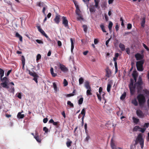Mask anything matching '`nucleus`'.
<instances>
[{"mask_svg":"<svg viewBox=\"0 0 149 149\" xmlns=\"http://www.w3.org/2000/svg\"><path fill=\"white\" fill-rule=\"evenodd\" d=\"M22 64H25V59L24 58V56H22Z\"/></svg>","mask_w":149,"mask_h":149,"instance_id":"nucleus-50","label":"nucleus"},{"mask_svg":"<svg viewBox=\"0 0 149 149\" xmlns=\"http://www.w3.org/2000/svg\"><path fill=\"white\" fill-rule=\"evenodd\" d=\"M113 26V23L112 22L110 21L109 22V25H108V28L109 30V31H111V30Z\"/></svg>","mask_w":149,"mask_h":149,"instance_id":"nucleus-35","label":"nucleus"},{"mask_svg":"<svg viewBox=\"0 0 149 149\" xmlns=\"http://www.w3.org/2000/svg\"><path fill=\"white\" fill-rule=\"evenodd\" d=\"M84 86L87 89H90V88H91L89 82L88 81L85 82Z\"/></svg>","mask_w":149,"mask_h":149,"instance_id":"nucleus-20","label":"nucleus"},{"mask_svg":"<svg viewBox=\"0 0 149 149\" xmlns=\"http://www.w3.org/2000/svg\"><path fill=\"white\" fill-rule=\"evenodd\" d=\"M132 75L133 77H137L138 76V74L136 72H133L132 74Z\"/></svg>","mask_w":149,"mask_h":149,"instance_id":"nucleus-47","label":"nucleus"},{"mask_svg":"<svg viewBox=\"0 0 149 149\" xmlns=\"http://www.w3.org/2000/svg\"><path fill=\"white\" fill-rule=\"evenodd\" d=\"M27 70L29 72V74L31 76H33L34 77L33 78V80H34L36 83H38V79L39 77L38 75L34 72H32L30 70Z\"/></svg>","mask_w":149,"mask_h":149,"instance_id":"nucleus-6","label":"nucleus"},{"mask_svg":"<svg viewBox=\"0 0 149 149\" xmlns=\"http://www.w3.org/2000/svg\"><path fill=\"white\" fill-rule=\"evenodd\" d=\"M85 109H86L85 108H83L82 109V110L80 114L82 115L83 116L82 118H84V117L85 116V113H86Z\"/></svg>","mask_w":149,"mask_h":149,"instance_id":"nucleus-25","label":"nucleus"},{"mask_svg":"<svg viewBox=\"0 0 149 149\" xmlns=\"http://www.w3.org/2000/svg\"><path fill=\"white\" fill-rule=\"evenodd\" d=\"M89 10L91 13L94 12L95 11L94 7L92 6H90L89 7Z\"/></svg>","mask_w":149,"mask_h":149,"instance_id":"nucleus-36","label":"nucleus"},{"mask_svg":"<svg viewBox=\"0 0 149 149\" xmlns=\"http://www.w3.org/2000/svg\"><path fill=\"white\" fill-rule=\"evenodd\" d=\"M1 81L2 82L5 81H8V79L6 77H4L3 78L0 77Z\"/></svg>","mask_w":149,"mask_h":149,"instance_id":"nucleus-37","label":"nucleus"},{"mask_svg":"<svg viewBox=\"0 0 149 149\" xmlns=\"http://www.w3.org/2000/svg\"><path fill=\"white\" fill-rule=\"evenodd\" d=\"M100 28H101L102 30L103 31V32H106L107 31L105 30V29L104 28V26L103 24H101L100 25Z\"/></svg>","mask_w":149,"mask_h":149,"instance_id":"nucleus-30","label":"nucleus"},{"mask_svg":"<svg viewBox=\"0 0 149 149\" xmlns=\"http://www.w3.org/2000/svg\"><path fill=\"white\" fill-rule=\"evenodd\" d=\"M83 101V98L81 97L78 100V104H81Z\"/></svg>","mask_w":149,"mask_h":149,"instance_id":"nucleus-41","label":"nucleus"},{"mask_svg":"<svg viewBox=\"0 0 149 149\" xmlns=\"http://www.w3.org/2000/svg\"><path fill=\"white\" fill-rule=\"evenodd\" d=\"M143 46L146 49L147 51H149V48L145 44L143 43Z\"/></svg>","mask_w":149,"mask_h":149,"instance_id":"nucleus-52","label":"nucleus"},{"mask_svg":"<svg viewBox=\"0 0 149 149\" xmlns=\"http://www.w3.org/2000/svg\"><path fill=\"white\" fill-rule=\"evenodd\" d=\"M137 99L138 100L139 106L141 107H143L146 102L144 96L142 94H139L137 96Z\"/></svg>","mask_w":149,"mask_h":149,"instance_id":"nucleus-3","label":"nucleus"},{"mask_svg":"<svg viewBox=\"0 0 149 149\" xmlns=\"http://www.w3.org/2000/svg\"><path fill=\"white\" fill-rule=\"evenodd\" d=\"M50 70L51 73L53 77H55L57 76V74L54 73V69L52 67L51 68Z\"/></svg>","mask_w":149,"mask_h":149,"instance_id":"nucleus-19","label":"nucleus"},{"mask_svg":"<svg viewBox=\"0 0 149 149\" xmlns=\"http://www.w3.org/2000/svg\"><path fill=\"white\" fill-rule=\"evenodd\" d=\"M132 27V24H128L127 25V28L128 29H130Z\"/></svg>","mask_w":149,"mask_h":149,"instance_id":"nucleus-56","label":"nucleus"},{"mask_svg":"<svg viewBox=\"0 0 149 149\" xmlns=\"http://www.w3.org/2000/svg\"><path fill=\"white\" fill-rule=\"evenodd\" d=\"M137 141H139L141 146V148H143L144 146V140L142 138V135L141 134H139L136 140L135 141V143L134 146L137 145L138 143Z\"/></svg>","mask_w":149,"mask_h":149,"instance_id":"nucleus-4","label":"nucleus"},{"mask_svg":"<svg viewBox=\"0 0 149 149\" xmlns=\"http://www.w3.org/2000/svg\"><path fill=\"white\" fill-rule=\"evenodd\" d=\"M115 146V143L113 140V138H112L111 139V146L112 147Z\"/></svg>","mask_w":149,"mask_h":149,"instance_id":"nucleus-44","label":"nucleus"},{"mask_svg":"<svg viewBox=\"0 0 149 149\" xmlns=\"http://www.w3.org/2000/svg\"><path fill=\"white\" fill-rule=\"evenodd\" d=\"M67 104L68 105H69L71 107H74V105L70 101H68V102Z\"/></svg>","mask_w":149,"mask_h":149,"instance_id":"nucleus-43","label":"nucleus"},{"mask_svg":"<svg viewBox=\"0 0 149 149\" xmlns=\"http://www.w3.org/2000/svg\"><path fill=\"white\" fill-rule=\"evenodd\" d=\"M91 88L90 89H87L86 91V95H92Z\"/></svg>","mask_w":149,"mask_h":149,"instance_id":"nucleus-32","label":"nucleus"},{"mask_svg":"<svg viewBox=\"0 0 149 149\" xmlns=\"http://www.w3.org/2000/svg\"><path fill=\"white\" fill-rule=\"evenodd\" d=\"M16 37L19 38L20 41L22 42V37L17 32L15 34Z\"/></svg>","mask_w":149,"mask_h":149,"instance_id":"nucleus-18","label":"nucleus"},{"mask_svg":"<svg viewBox=\"0 0 149 149\" xmlns=\"http://www.w3.org/2000/svg\"><path fill=\"white\" fill-rule=\"evenodd\" d=\"M140 128L138 126H136L134 128L133 130L134 131H136L138 129H139Z\"/></svg>","mask_w":149,"mask_h":149,"instance_id":"nucleus-49","label":"nucleus"},{"mask_svg":"<svg viewBox=\"0 0 149 149\" xmlns=\"http://www.w3.org/2000/svg\"><path fill=\"white\" fill-rule=\"evenodd\" d=\"M61 16L58 14L56 15L54 19V21L57 24H59L60 21Z\"/></svg>","mask_w":149,"mask_h":149,"instance_id":"nucleus-12","label":"nucleus"},{"mask_svg":"<svg viewBox=\"0 0 149 149\" xmlns=\"http://www.w3.org/2000/svg\"><path fill=\"white\" fill-rule=\"evenodd\" d=\"M102 87H100L99 90V93H97L96 94L98 97V98L100 101H101V95L102 93Z\"/></svg>","mask_w":149,"mask_h":149,"instance_id":"nucleus-8","label":"nucleus"},{"mask_svg":"<svg viewBox=\"0 0 149 149\" xmlns=\"http://www.w3.org/2000/svg\"><path fill=\"white\" fill-rule=\"evenodd\" d=\"M132 119L133 120L134 123L136 124H137L138 123L139 121V119L136 118L134 117H133Z\"/></svg>","mask_w":149,"mask_h":149,"instance_id":"nucleus-29","label":"nucleus"},{"mask_svg":"<svg viewBox=\"0 0 149 149\" xmlns=\"http://www.w3.org/2000/svg\"><path fill=\"white\" fill-rule=\"evenodd\" d=\"M36 42L38 44H43V42L40 40L37 39L36 40Z\"/></svg>","mask_w":149,"mask_h":149,"instance_id":"nucleus-48","label":"nucleus"},{"mask_svg":"<svg viewBox=\"0 0 149 149\" xmlns=\"http://www.w3.org/2000/svg\"><path fill=\"white\" fill-rule=\"evenodd\" d=\"M116 72L118 70V66L117 62H114Z\"/></svg>","mask_w":149,"mask_h":149,"instance_id":"nucleus-51","label":"nucleus"},{"mask_svg":"<svg viewBox=\"0 0 149 149\" xmlns=\"http://www.w3.org/2000/svg\"><path fill=\"white\" fill-rule=\"evenodd\" d=\"M106 76L108 78L109 77L111 74V71L109 69V68H107L106 69Z\"/></svg>","mask_w":149,"mask_h":149,"instance_id":"nucleus-13","label":"nucleus"},{"mask_svg":"<svg viewBox=\"0 0 149 149\" xmlns=\"http://www.w3.org/2000/svg\"><path fill=\"white\" fill-rule=\"evenodd\" d=\"M149 126V123H145L144 125V126H145L146 128H148V127Z\"/></svg>","mask_w":149,"mask_h":149,"instance_id":"nucleus-61","label":"nucleus"},{"mask_svg":"<svg viewBox=\"0 0 149 149\" xmlns=\"http://www.w3.org/2000/svg\"><path fill=\"white\" fill-rule=\"evenodd\" d=\"M41 56L40 54H38L36 56V61H38L41 59Z\"/></svg>","mask_w":149,"mask_h":149,"instance_id":"nucleus-42","label":"nucleus"},{"mask_svg":"<svg viewBox=\"0 0 149 149\" xmlns=\"http://www.w3.org/2000/svg\"><path fill=\"white\" fill-rule=\"evenodd\" d=\"M73 2L76 8V13L78 16L77 17L78 20H83L84 18L83 16L81 13V11L79 9V6L77 2L75 0H73Z\"/></svg>","mask_w":149,"mask_h":149,"instance_id":"nucleus-2","label":"nucleus"},{"mask_svg":"<svg viewBox=\"0 0 149 149\" xmlns=\"http://www.w3.org/2000/svg\"><path fill=\"white\" fill-rule=\"evenodd\" d=\"M135 57L137 60H140L142 58V56L139 53H137L135 55Z\"/></svg>","mask_w":149,"mask_h":149,"instance_id":"nucleus-15","label":"nucleus"},{"mask_svg":"<svg viewBox=\"0 0 149 149\" xmlns=\"http://www.w3.org/2000/svg\"><path fill=\"white\" fill-rule=\"evenodd\" d=\"M58 45L59 46H61L62 45L61 42L60 40H58L57 42Z\"/></svg>","mask_w":149,"mask_h":149,"instance_id":"nucleus-60","label":"nucleus"},{"mask_svg":"<svg viewBox=\"0 0 149 149\" xmlns=\"http://www.w3.org/2000/svg\"><path fill=\"white\" fill-rule=\"evenodd\" d=\"M111 87V85L110 83H109L107 84V91L108 92H109L110 91V89Z\"/></svg>","mask_w":149,"mask_h":149,"instance_id":"nucleus-28","label":"nucleus"},{"mask_svg":"<svg viewBox=\"0 0 149 149\" xmlns=\"http://www.w3.org/2000/svg\"><path fill=\"white\" fill-rule=\"evenodd\" d=\"M140 129H141L140 131L142 133L144 132L146 129V128H140Z\"/></svg>","mask_w":149,"mask_h":149,"instance_id":"nucleus-57","label":"nucleus"},{"mask_svg":"<svg viewBox=\"0 0 149 149\" xmlns=\"http://www.w3.org/2000/svg\"><path fill=\"white\" fill-rule=\"evenodd\" d=\"M8 81H3L1 84V85L3 88L7 89L9 88V87L8 85Z\"/></svg>","mask_w":149,"mask_h":149,"instance_id":"nucleus-11","label":"nucleus"},{"mask_svg":"<svg viewBox=\"0 0 149 149\" xmlns=\"http://www.w3.org/2000/svg\"><path fill=\"white\" fill-rule=\"evenodd\" d=\"M53 87L55 92H57L58 90V89L56 84L55 82H54L53 83Z\"/></svg>","mask_w":149,"mask_h":149,"instance_id":"nucleus-24","label":"nucleus"},{"mask_svg":"<svg viewBox=\"0 0 149 149\" xmlns=\"http://www.w3.org/2000/svg\"><path fill=\"white\" fill-rule=\"evenodd\" d=\"M17 97L21 99L22 98V95L20 93H19L17 95Z\"/></svg>","mask_w":149,"mask_h":149,"instance_id":"nucleus-63","label":"nucleus"},{"mask_svg":"<svg viewBox=\"0 0 149 149\" xmlns=\"http://www.w3.org/2000/svg\"><path fill=\"white\" fill-rule=\"evenodd\" d=\"M43 130L45 132V133H47L48 131V129L46 127H43Z\"/></svg>","mask_w":149,"mask_h":149,"instance_id":"nucleus-53","label":"nucleus"},{"mask_svg":"<svg viewBox=\"0 0 149 149\" xmlns=\"http://www.w3.org/2000/svg\"><path fill=\"white\" fill-rule=\"evenodd\" d=\"M95 3V6L96 8H97L98 6L99 3L100 2V0H94Z\"/></svg>","mask_w":149,"mask_h":149,"instance_id":"nucleus-33","label":"nucleus"},{"mask_svg":"<svg viewBox=\"0 0 149 149\" xmlns=\"http://www.w3.org/2000/svg\"><path fill=\"white\" fill-rule=\"evenodd\" d=\"M4 71L1 68H0V77H2L4 76Z\"/></svg>","mask_w":149,"mask_h":149,"instance_id":"nucleus-31","label":"nucleus"},{"mask_svg":"<svg viewBox=\"0 0 149 149\" xmlns=\"http://www.w3.org/2000/svg\"><path fill=\"white\" fill-rule=\"evenodd\" d=\"M70 40L71 42V52H72L74 48V40H73V39L72 38H70Z\"/></svg>","mask_w":149,"mask_h":149,"instance_id":"nucleus-16","label":"nucleus"},{"mask_svg":"<svg viewBox=\"0 0 149 149\" xmlns=\"http://www.w3.org/2000/svg\"><path fill=\"white\" fill-rule=\"evenodd\" d=\"M67 140L68 141L66 143V144L68 147H69L71 146V144L72 142L71 141H70V139H67Z\"/></svg>","mask_w":149,"mask_h":149,"instance_id":"nucleus-21","label":"nucleus"},{"mask_svg":"<svg viewBox=\"0 0 149 149\" xmlns=\"http://www.w3.org/2000/svg\"><path fill=\"white\" fill-rule=\"evenodd\" d=\"M132 103L135 106H137L138 105V102L136 99L132 100Z\"/></svg>","mask_w":149,"mask_h":149,"instance_id":"nucleus-23","label":"nucleus"},{"mask_svg":"<svg viewBox=\"0 0 149 149\" xmlns=\"http://www.w3.org/2000/svg\"><path fill=\"white\" fill-rule=\"evenodd\" d=\"M37 28L38 29V31L42 34L43 36H44L46 34L45 31L42 29L40 26H36Z\"/></svg>","mask_w":149,"mask_h":149,"instance_id":"nucleus-14","label":"nucleus"},{"mask_svg":"<svg viewBox=\"0 0 149 149\" xmlns=\"http://www.w3.org/2000/svg\"><path fill=\"white\" fill-rule=\"evenodd\" d=\"M111 37L106 42V45L107 46V47H108V44L109 42V41H110V40H111Z\"/></svg>","mask_w":149,"mask_h":149,"instance_id":"nucleus-54","label":"nucleus"},{"mask_svg":"<svg viewBox=\"0 0 149 149\" xmlns=\"http://www.w3.org/2000/svg\"><path fill=\"white\" fill-rule=\"evenodd\" d=\"M59 68L61 70L64 72H66L68 71V69L65 66L62 64H60Z\"/></svg>","mask_w":149,"mask_h":149,"instance_id":"nucleus-9","label":"nucleus"},{"mask_svg":"<svg viewBox=\"0 0 149 149\" xmlns=\"http://www.w3.org/2000/svg\"><path fill=\"white\" fill-rule=\"evenodd\" d=\"M87 125L86 123H85L84 125V128L85 130V132L86 134H88V130L87 129Z\"/></svg>","mask_w":149,"mask_h":149,"instance_id":"nucleus-46","label":"nucleus"},{"mask_svg":"<svg viewBox=\"0 0 149 149\" xmlns=\"http://www.w3.org/2000/svg\"><path fill=\"white\" fill-rule=\"evenodd\" d=\"M119 47L122 51H124L125 50V46L124 44L120 43L119 45Z\"/></svg>","mask_w":149,"mask_h":149,"instance_id":"nucleus-22","label":"nucleus"},{"mask_svg":"<svg viewBox=\"0 0 149 149\" xmlns=\"http://www.w3.org/2000/svg\"><path fill=\"white\" fill-rule=\"evenodd\" d=\"M126 95V93L124 92L120 97V99L121 100H123L125 98Z\"/></svg>","mask_w":149,"mask_h":149,"instance_id":"nucleus-27","label":"nucleus"},{"mask_svg":"<svg viewBox=\"0 0 149 149\" xmlns=\"http://www.w3.org/2000/svg\"><path fill=\"white\" fill-rule=\"evenodd\" d=\"M84 81V79L82 77H80L79 79V85H81L83 83Z\"/></svg>","mask_w":149,"mask_h":149,"instance_id":"nucleus-38","label":"nucleus"},{"mask_svg":"<svg viewBox=\"0 0 149 149\" xmlns=\"http://www.w3.org/2000/svg\"><path fill=\"white\" fill-rule=\"evenodd\" d=\"M64 86H66L68 85V82L65 79H64L63 81Z\"/></svg>","mask_w":149,"mask_h":149,"instance_id":"nucleus-45","label":"nucleus"},{"mask_svg":"<svg viewBox=\"0 0 149 149\" xmlns=\"http://www.w3.org/2000/svg\"><path fill=\"white\" fill-rule=\"evenodd\" d=\"M87 134V135L86 138L85 140L87 141H88V140L90 139V137L88 135V133Z\"/></svg>","mask_w":149,"mask_h":149,"instance_id":"nucleus-55","label":"nucleus"},{"mask_svg":"<svg viewBox=\"0 0 149 149\" xmlns=\"http://www.w3.org/2000/svg\"><path fill=\"white\" fill-rule=\"evenodd\" d=\"M62 18V24L65 27H68V21L66 17L63 16Z\"/></svg>","mask_w":149,"mask_h":149,"instance_id":"nucleus-7","label":"nucleus"},{"mask_svg":"<svg viewBox=\"0 0 149 149\" xmlns=\"http://www.w3.org/2000/svg\"><path fill=\"white\" fill-rule=\"evenodd\" d=\"M144 63L143 60H141L136 63V67L138 71H142L143 70V65Z\"/></svg>","mask_w":149,"mask_h":149,"instance_id":"nucleus-5","label":"nucleus"},{"mask_svg":"<svg viewBox=\"0 0 149 149\" xmlns=\"http://www.w3.org/2000/svg\"><path fill=\"white\" fill-rule=\"evenodd\" d=\"M137 115L140 118H142L144 116V114L142 111L140 110H138L136 111Z\"/></svg>","mask_w":149,"mask_h":149,"instance_id":"nucleus-10","label":"nucleus"},{"mask_svg":"<svg viewBox=\"0 0 149 149\" xmlns=\"http://www.w3.org/2000/svg\"><path fill=\"white\" fill-rule=\"evenodd\" d=\"M61 114L63 115V117L64 118H65L66 117L65 114V113L64 111H63L62 113Z\"/></svg>","mask_w":149,"mask_h":149,"instance_id":"nucleus-62","label":"nucleus"},{"mask_svg":"<svg viewBox=\"0 0 149 149\" xmlns=\"http://www.w3.org/2000/svg\"><path fill=\"white\" fill-rule=\"evenodd\" d=\"M34 138L36 139V141L38 143H41V139L40 137L39 136H34Z\"/></svg>","mask_w":149,"mask_h":149,"instance_id":"nucleus-26","label":"nucleus"},{"mask_svg":"<svg viewBox=\"0 0 149 149\" xmlns=\"http://www.w3.org/2000/svg\"><path fill=\"white\" fill-rule=\"evenodd\" d=\"M9 91L10 92L12 93H14L15 91V88L14 87V86H12L10 87V88H9Z\"/></svg>","mask_w":149,"mask_h":149,"instance_id":"nucleus-34","label":"nucleus"},{"mask_svg":"<svg viewBox=\"0 0 149 149\" xmlns=\"http://www.w3.org/2000/svg\"><path fill=\"white\" fill-rule=\"evenodd\" d=\"M59 122L57 121V122H54L53 123V124L54 125L57 126L58 125V124L59 123Z\"/></svg>","mask_w":149,"mask_h":149,"instance_id":"nucleus-58","label":"nucleus"},{"mask_svg":"<svg viewBox=\"0 0 149 149\" xmlns=\"http://www.w3.org/2000/svg\"><path fill=\"white\" fill-rule=\"evenodd\" d=\"M11 71H12L11 70H8L6 76H8L10 74V73L11 72Z\"/></svg>","mask_w":149,"mask_h":149,"instance_id":"nucleus-64","label":"nucleus"},{"mask_svg":"<svg viewBox=\"0 0 149 149\" xmlns=\"http://www.w3.org/2000/svg\"><path fill=\"white\" fill-rule=\"evenodd\" d=\"M17 117L19 119L23 118L24 117V114H21V112H19L17 116Z\"/></svg>","mask_w":149,"mask_h":149,"instance_id":"nucleus-17","label":"nucleus"},{"mask_svg":"<svg viewBox=\"0 0 149 149\" xmlns=\"http://www.w3.org/2000/svg\"><path fill=\"white\" fill-rule=\"evenodd\" d=\"M134 80L131 79L129 85L130 93L131 95H133L135 92V89L136 87L137 89L139 90L141 89V86L142 85V82L141 77H139L138 81L137 83L134 84Z\"/></svg>","mask_w":149,"mask_h":149,"instance_id":"nucleus-1","label":"nucleus"},{"mask_svg":"<svg viewBox=\"0 0 149 149\" xmlns=\"http://www.w3.org/2000/svg\"><path fill=\"white\" fill-rule=\"evenodd\" d=\"M84 29V30L85 32H86L87 31V28L86 25L84 24L82 26Z\"/></svg>","mask_w":149,"mask_h":149,"instance_id":"nucleus-40","label":"nucleus"},{"mask_svg":"<svg viewBox=\"0 0 149 149\" xmlns=\"http://www.w3.org/2000/svg\"><path fill=\"white\" fill-rule=\"evenodd\" d=\"M48 119L47 118H44L43 120V122L44 123H46L48 121Z\"/></svg>","mask_w":149,"mask_h":149,"instance_id":"nucleus-59","label":"nucleus"},{"mask_svg":"<svg viewBox=\"0 0 149 149\" xmlns=\"http://www.w3.org/2000/svg\"><path fill=\"white\" fill-rule=\"evenodd\" d=\"M145 23V20L144 18H143L141 21V25L143 27H144V25Z\"/></svg>","mask_w":149,"mask_h":149,"instance_id":"nucleus-39","label":"nucleus"}]
</instances>
